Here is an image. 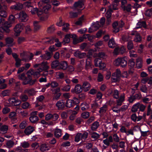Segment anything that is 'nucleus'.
Listing matches in <instances>:
<instances>
[{"mask_svg": "<svg viewBox=\"0 0 152 152\" xmlns=\"http://www.w3.org/2000/svg\"><path fill=\"white\" fill-rule=\"evenodd\" d=\"M113 138L114 140L116 142H119L120 141L119 138L116 134H114L113 135Z\"/></svg>", "mask_w": 152, "mask_h": 152, "instance_id": "nucleus-59", "label": "nucleus"}, {"mask_svg": "<svg viewBox=\"0 0 152 152\" xmlns=\"http://www.w3.org/2000/svg\"><path fill=\"white\" fill-rule=\"evenodd\" d=\"M73 36H72V34H68L66 35L62 42V44L64 45H65L66 44L69 43L70 42V38L73 37Z\"/></svg>", "mask_w": 152, "mask_h": 152, "instance_id": "nucleus-12", "label": "nucleus"}, {"mask_svg": "<svg viewBox=\"0 0 152 152\" xmlns=\"http://www.w3.org/2000/svg\"><path fill=\"white\" fill-rule=\"evenodd\" d=\"M131 5L130 4H128L126 7L125 6V10L124 8H122L124 11H126L128 12H129L131 11L132 9Z\"/></svg>", "mask_w": 152, "mask_h": 152, "instance_id": "nucleus-49", "label": "nucleus"}, {"mask_svg": "<svg viewBox=\"0 0 152 152\" xmlns=\"http://www.w3.org/2000/svg\"><path fill=\"white\" fill-rule=\"evenodd\" d=\"M34 127L29 126L27 127L24 131V133L27 135L31 134L34 131Z\"/></svg>", "mask_w": 152, "mask_h": 152, "instance_id": "nucleus-18", "label": "nucleus"}, {"mask_svg": "<svg viewBox=\"0 0 152 152\" xmlns=\"http://www.w3.org/2000/svg\"><path fill=\"white\" fill-rule=\"evenodd\" d=\"M14 144V142L11 140L7 141L6 143V145L8 148H10L12 147Z\"/></svg>", "mask_w": 152, "mask_h": 152, "instance_id": "nucleus-47", "label": "nucleus"}, {"mask_svg": "<svg viewBox=\"0 0 152 152\" xmlns=\"http://www.w3.org/2000/svg\"><path fill=\"white\" fill-rule=\"evenodd\" d=\"M30 105L29 103L27 102H26L23 103L22 106V107L23 109H26L28 108Z\"/></svg>", "mask_w": 152, "mask_h": 152, "instance_id": "nucleus-63", "label": "nucleus"}, {"mask_svg": "<svg viewBox=\"0 0 152 152\" xmlns=\"http://www.w3.org/2000/svg\"><path fill=\"white\" fill-rule=\"evenodd\" d=\"M23 5L25 7V10L29 12L30 10L33 8V6L31 5V3L30 2L26 1L24 2Z\"/></svg>", "mask_w": 152, "mask_h": 152, "instance_id": "nucleus-19", "label": "nucleus"}, {"mask_svg": "<svg viewBox=\"0 0 152 152\" xmlns=\"http://www.w3.org/2000/svg\"><path fill=\"white\" fill-rule=\"evenodd\" d=\"M72 36H74L73 37H72V38L73 39V43L74 45L76 44L83 41V38L82 37H80L79 38H77V36L75 34H72Z\"/></svg>", "mask_w": 152, "mask_h": 152, "instance_id": "nucleus-11", "label": "nucleus"}, {"mask_svg": "<svg viewBox=\"0 0 152 152\" xmlns=\"http://www.w3.org/2000/svg\"><path fill=\"white\" fill-rule=\"evenodd\" d=\"M142 40L141 37L139 33H138L135 37L134 39V41L135 42H139L141 41Z\"/></svg>", "mask_w": 152, "mask_h": 152, "instance_id": "nucleus-42", "label": "nucleus"}, {"mask_svg": "<svg viewBox=\"0 0 152 152\" xmlns=\"http://www.w3.org/2000/svg\"><path fill=\"white\" fill-rule=\"evenodd\" d=\"M128 65L131 68H133L135 65V62L133 59H131L129 60Z\"/></svg>", "mask_w": 152, "mask_h": 152, "instance_id": "nucleus-55", "label": "nucleus"}, {"mask_svg": "<svg viewBox=\"0 0 152 152\" xmlns=\"http://www.w3.org/2000/svg\"><path fill=\"white\" fill-rule=\"evenodd\" d=\"M55 30V27L54 25H52L47 28V31L48 33L51 34L54 32Z\"/></svg>", "mask_w": 152, "mask_h": 152, "instance_id": "nucleus-29", "label": "nucleus"}, {"mask_svg": "<svg viewBox=\"0 0 152 152\" xmlns=\"http://www.w3.org/2000/svg\"><path fill=\"white\" fill-rule=\"evenodd\" d=\"M20 98L23 102H25L27 100L28 98L27 95L22 94L20 96Z\"/></svg>", "mask_w": 152, "mask_h": 152, "instance_id": "nucleus-52", "label": "nucleus"}, {"mask_svg": "<svg viewBox=\"0 0 152 152\" xmlns=\"http://www.w3.org/2000/svg\"><path fill=\"white\" fill-rule=\"evenodd\" d=\"M23 5L21 3H16L14 5H12L10 7V8L12 10L20 11L22 9Z\"/></svg>", "mask_w": 152, "mask_h": 152, "instance_id": "nucleus-9", "label": "nucleus"}, {"mask_svg": "<svg viewBox=\"0 0 152 152\" xmlns=\"http://www.w3.org/2000/svg\"><path fill=\"white\" fill-rule=\"evenodd\" d=\"M81 135H82V133H81L77 134L75 137V141L77 142L79 141L80 140V137H81Z\"/></svg>", "mask_w": 152, "mask_h": 152, "instance_id": "nucleus-61", "label": "nucleus"}, {"mask_svg": "<svg viewBox=\"0 0 152 152\" xmlns=\"http://www.w3.org/2000/svg\"><path fill=\"white\" fill-rule=\"evenodd\" d=\"M89 133L91 135V137L92 138L94 139L95 140H96L100 137V135L95 132H93L91 133V132H89Z\"/></svg>", "mask_w": 152, "mask_h": 152, "instance_id": "nucleus-37", "label": "nucleus"}, {"mask_svg": "<svg viewBox=\"0 0 152 152\" xmlns=\"http://www.w3.org/2000/svg\"><path fill=\"white\" fill-rule=\"evenodd\" d=\"M61 117L63 119H66L68 117L67 113L65 112H63L61 113Z\"/></svg>", "mask_w": 152, "mask_h": 152, "instance_id": "nucleus-64", "label": "nucleus"}, {"mask_svg": "<svg viewBox=\"0 0 152 152\" xmlns=\"http://www.w3.org/2000/svg\"><path fill=\"white\" fill-rule=\"evenodd\" d=\"M81 109L83 111H85L88 107V104L86 103H84L81 104Z\"/></svg>", "mask_w": 152, "mask_h": 152, "instance_id": "nucleus-46", "label": "nucleus"}, {"mask_svg": "<svg viewBox=\"0 0 152 152\" xmlns=\"http://www.w3.org/2000/svg\"><path fill=\"white\" fill-rule=\"evenodd\" d=\"M34 29L35 31L39 30L41 28V26L38 23V22L36 21L34 22Z\"/></svg>", "mask_w": 152, "mask_h": 152, "instance_id": "nucleus-41", "label": "nucleus"}, {"mask_svg": "<svg viewBox=\"0 0 152 152\" xmlns=\"http://www.w3.org/2000/svg\"><path fill=\"white\" fill-rule=\"evenodd\" d=\"M93 66L91 65V63L90 61H87V60H86V63L85 66V69L86 70H88L90 68L91 69L92 68V66Z\"/></svg>", "mask_w": 152, "mask_h": 152, "instance_id": "nucleus-44", "label": "nucleus"}, {"mask_svg": "<svg viewBox=\"0 0 152 152\" xmlns=\"http://www.w3.org/2000/svg\"><path fill=\"white\" fill-rule=\"evenodd\" d=\"M106 56L105 53L103 52H99L98 53L96 54V55L95 54L94 55V57H95L96 56L98 57L104 58Z\"/></svg>", "mask_w": 152, "mask_h": 152, "instance_id": "nucleus-26", "label": "nucleus"}, {"mask_svg": "<svg viewBox=\"0 0 152 152\" xmlns=\"http://www.w3.org/2000/svg\"><path fill=\"white\" fill-rule=\"evenodd\" d=\"M70 17L71 18H76L78 16V13L77 12H69Z\"/></svg>", "mask_w": 152, "mask_h": 152, "instance_id": "nucleus-54", "label": "nucleus"}, {"mask_svg": "<svg viewBox=\"0 0 152 152\" xmlns=\"http://www.w3.org/2000/svg\"><path fill=\"white\" fill-rule=\"evenodd\" d=\"M38 120V117L37 116H31L29 117V120L32 123L35 124L37 123Z\"/></svg>", "mask_w": 152, "mask_h": 152, "instance_id": "nucleus-30", "label": "nucleus"}, {"mask_svg": "<svg viewBox=\"0 0 152 152\" xmlns=\"http://www.w3.org/2000/svg\"><path fill=\"white\" fill-rule=\"evenodd\" d=\"M65 106L68 108H70L73 106V101L72 100L69 99L67 100L66 104Z\"/></svg>", "mask_w": 152, "mask_h": 152, "instance_id": "nucleus-40", "label": "nucleus"}, {"mask_svg": "<svg viewBox=\"0 0 152 152\" xmlns=\"http://www.w3.org/2000/svg\"><path fill=\"white\" fill-rule=\"evenodd\" d=\"M27 74V77L26 76L25 74L24 73L19 74L18 76V78L23 81L22 84L23 85L29 84L31 86L34 85L37 80L36 79L32 80V77L30 74Z\"/></svg>", "mask_w": 152, "mask_h": 152, "instance_id": "nucleus-1", "label": "nucleus"}, {"mask_svg": "<svg viewBox=\"0 0 152 152\" xmlns=\"http://www.w3.org/2000/svg\"><path fill=\"white\" fill-rule=\"evenodd\" d=\"M52 55L53 54H52V53H50L48 50H46L45 51V54L41 55L40 57L42 59L48 60L50 59Z\"/></svg>", "mask_w": 152, "mask_h": 152, "instance_id": "nucleus-13", "label": "nucleus"}, {"mask_svg": "<svg viewBox=\"0 0 152 152\" xmlns=\"http://www.w3.org/2000/svg\"><path fill=\"white\" fill-rule=\"evenodd\" d=\"M84 5L83 0H79L76 2L74 4L73 6L75 8H81L83 7Z\"/></svg>", "mask_w": 152, "mask_h": 152, "instance_id": "nucleus-15", "label": "nucleus"}, {"mask_svg": "<svg viewBox=\"0 0 152 152\" xmlns=\"http://www.w3.org/2000/svg\"><path fill=\"white\" fill-rule=\"evenodd\" d=\"M136 66L138 68H140L142 66V59L140 58H138L136 59Z\"/></svg>", "mask_w": 152, "mask_h": 152, "instance_id": "nucleus-33", "label": "nucleus"}, {"mask_svg": "<svg viewBox=\"0 0 152 152\" xmlns=\"http://www.w3.org/2000/svg\"><path fill=\"white\" fill-rule=\"evenodd\" d=\"M70 86L69 85H67L63 87L61 89V90L64 91H68L70 90Z\"/></svg>", "mask_w": 152, "mask_h": 152, "instance_id": "nucleus-60", "label": "nucleus"}, {"mask_svg": "<svg viewBox=\"0 0 152 152\" xmlns=\"http://www.w3.org/2000/svg\"><path fill=\"white\" fill-rule=\"evenodd\" d=\"M51 7V5L49 4H47L44 6L42 9V12L43 11L45 13H47L48 10Z\"/></svg>", "mask_w": 152, "mask_h": 152, "instance_id": "nucleus-34", "label": "nucleus"}, {"mask_svg": "<svg viewBox=\"0 0 152 152\" xmlns=\"http://www.w3.org/2000/svg\"><path fill=\"white\" fill-rule=\"evenodd\" d=\"M137 25V28H140L142 27L144 28H145L146 27V22L144 21L139 22Z\"/></svg>", "mask_w": 152, "mask_h": 152, "instance_id": "nucleus-27", "label": "nucleus"}, {"mask_svg": "<svg viewBox=\"0 0 152 152\" xmlns=\"http://www.w3.org/2000/svg\"><path fill=\"white\" fill-rule=\"evenodd\" d=\"M8 129V126L7 125H4L2 126L0 130V132H2V133H5Z\"/></svg>", "mask_w": 152, "mask_h": 152, "instance_id": "nucleus-39", "label": "nucleus"}, {"mask_svg": "<svg viewBox=\"0 0 152 152\" xmlns=\"http://www.w3.org/2000/svg\"><path fill=\"white\" fill-rule=\"evenodd\" d=\"M61 130L59 129H55L54 134L57 138L60 137L61 135Z\"/></svg>", "mask_w": 152, "mask_h": 152, "instance_id": "nucleus-25", "label": "nucleus"}, {"mask_svg": "<svg viewBox=\"0 0 152 152\" xmlns=\"http://www.w3.org/2000/svg\"><path fill=\"white\" fill-rule=\"evenodd\" d=\"M18 19L21 22H25L28 20V16L25 12L21 11L19 14Z\"/></svg>", "mask_w": 152, "mask_h": 152, "instance_id": "nucleus-6", "label": "nucleus"}, {"mask_svg": "<svg viewBox=\"0 0 152 152\" xmlns=\"http://www.w3.org/2000/svg\"><path fill=\"white\" fill-rule=\"evenodd\" d=\"M107 108V106L105 104L103 106L100 108V110L99 111V113H105L106 111Z\"/></svg>", "mask_w": 152, "mask_h": 152, "instance_id": "nucleus-51", "label": "nucleus"}, {"mask_svg": "<svg viewBox=\"0 0 152 152\" xmlns=\"http://www.w3.org/2000/svg\"><path fill=\"white\" fill-rule=\"evenodd\" d=\"M127 59L126 57L118 58L114 61V64L115 66H120L122 67H125L127 64Z\"/></svg>", "mask_w": 152, "mask_h": 152, "instance_id": "nucleus-3", "label": "nucleus"}, {"mask_svg": "<svg viewBox=\"0 0 152 152\" xmlns=\"http://www.w3.org/2000/svg\"><path fill=\"white\" fill-rule=\"evenodd\" d=\"M99 126V123L97 121L94 122L91 126V129L93 131H95Z\"/></svg>", "mask_w": 152, "mask_h": 152, "instance_id": "nucleus-23", "label": "nucleus"}, {"mask_svg": "<svg viewBox=\"0 0 152 152\" xmlns=\"http://www.w3.org/2000/svg\"><path fill=\"white\" fill-rule=\"evenodd\" d=\"M5 41L7 44H10V45H8V46H12L13 44H12V43L14 41L13 39L11 37H9L5 39Z\"/></svg>", "mask_w": 152, "mask_h": 152, "instance_id": "nucleus-31", "label": "nucleus"}, {"mask_svg": "<svg viewBox=\"0 0 152 152\" xmlns=\"http://www.w3.org/2000/svg\"><path fill=\"white\" fill-rule=\"evenodd\" d=\"M140 90L142 92L145 93L147 92V88L145 85H142L140 88Z\"/></svg>", "mask_w": 152, "mask_h": 152, "instance_id": "nucleus-53", "label": "nucleus"}, {"mask_svg": "<svg viewBox=\"0 0 152 152\" xmlns=\"http://www.w3.org/2000/svg\"><path fill=\"white\" fill-rule=\"evenodd\" d=\"M24 93H27L30 96H33L35 94V91L33 88L30 89L25 90L24 92Z\"/></svg>", "mask_w": 152, "mask_h": 152, "instance_id": "nucleus-22", "label": "nucleus"}, {"mask_svg": "<svg viewBox=\"0 0 152 152\" xmlns=\"http://www.w3.org/2000/svg\"><path fill=\"white\" fill-rule=\"evenodd\" d=\"M82 117L84 118H87L89 116V113L88 112H84L81 114Z\"/></svg>", "mask_w": 152, "mask_h": 152, "instance_id": "nucleus-58", "label": "nucleus"}, {"mask_svg": "<svg viewBox=\"0 0 152 152\" xmlns=\"http://www.w3.org/2000/svg\"><path fill=\"white\" fill-rule=\"evenodd\" d=\"M15 19V17L13 15H11L9 17L8 21H6L4 23V26L2 28L4 31L7 33L10 32V29L9 28L14 23Z\"/></svg>", "mask_w": 152, "mask_h": 152, "instance_id": "nucleus-2", "label": "nucleus"}, {"mask_svg": "<svg viewBox=\"0 0 152 152\" xmlns=\"http://www.w3.org/2000/svg\"><path fill=\"white\" fill-rule=\"evenodd\" d=\"M59 62L58 60H55L53 61L51 64V67L53 69L56 68L59 66Z\"/></svg>", "mask_w": 152, "mask_h": 152, "instance_id": "nucleus-21", "label": "nucleus"}, {"mask_svg": "<svg viewBox=\"0 0 152 152\" xmlns=\"http://www.w3.org/2000/svg\"><path fill=\"white\" fill-rule=\"evenodd\" d=\"M90 84L88 83L87 82H85L83 85V88H86L87 89V90H86V91H88L89 89V88L90 87Z\"/></svg>", "mask_w": 152, "mask_h": 152, "instance_id": "nucleus-50", "label": "nucleus"}, {"mask_svg": "<svg viewBox=\"0 0 152 152\" xmlns=\"http://www.w3.org/2000/svg\"><path fill=\"white\" fill-rule=\"evenodd\" d=\"M84 15H82L78 19L77 21L75 23V24L77 25L81 26L82 23V21L84 20Z\"/></svg>", "mask_w": 152, "mask_h": 152, "instance_id": "nucleus-36", "label": "nucleus"}, {"mask_svg": "<svg viewBox=\"0 0 152 152\" xmlns=\"http://www.w3.org/2000/svg\"><path fill=\"white\" fill-rule=\"evenodd\" d=\"M56 106L58 110H63L65 107V103L63 102V100H59L56 104Z\"/></svg>", "mask_w": 152, "mask_h": 152, "instance_id": "nucleus-14", "label": "nucleus"}, {"mask_svg": "<svg viewBox=\"0 0 152 152\" xmlns=\"http://www.w3.org/2000/svg\"><path fill=\"white\" fill-rule=\"evenodd\" d=\"M41 66L38 69V70H40V71L46 70L48 69L49 67L47 65V62H42L40 64Z\"/></svg>", "mask_w": 152, "mask_h": 152, "instance_id": "nucleus-17", "label": "nucleus"}, {"mask_svg": "<svg viewBox=\"0 0 152 152\" xmlns=\"http://www.w3.org/2000/svg\"><path fill=\"white\" fill-rule=\"evenodd\" d=\"M32 15H34L37 13L38 16L41 15L42 14V10L41 9H38L37 8H34L31 9L29 10Z\"/></svg>", "mask_w": 152, "mask_h": 152, "instance_id": "nucleus-8", "label": "nucleus"}, {"mask_svg": "<svg viewBox=\"0 0 152 152\" xmlns=\"http://www.w3.org/2000/svg\"><path fill=\"white\" fill-rule=\"evenodd\" d=\"M119 78V77H117L115 73L112 74L111 78V81L112 82H116L118 80V79Z\"/></svg>", "mask_w": 152, "mask_h": 152, "instance_id": "nucleus-43", "label": "nucleus"}, {"mask_svg": "<svg viewBox=\"0 0 152 152\" xmlns=\"http://www.w3.org/2000/svg\"><path fill=\"white\" fill-rule=\"evenodd\" d=\"M49 149V148L48 146L46 145L45 144H42L40 146V150L44 152L46 150H48Z\"/></svg>", "mask_w": 152, "mask_h": 152, "instance_id": "nucleus-32", "label": "nucleus"}, {"mask_svg": "<svg viewBox=\"0 0 152 152\" xmlns=\"http://www.w3.org/2000/svg\"><path fill=\"white\" fill-rule=\"evenodd\" d=\"M145 15L148 17H151L152 16V8L147 10L145 12Z\"/></svg>", "mask_w": 152, "mask_h": 152, "instance_id": "nucleus-45", "label": "nucleus"}, {"mask_svg": "<svg viewBox=\"0 0 152 152\" xmlns=\"http://www.w3.org/2000/svg\"><path fill=\"white\" fill-rule=\"evenodd\" d=\"M108 45L109 47L112 48H114L115 47L116 44L113 38H112L109 40Z\"/></svg>", "mask_w": 152, "mask_h": 152, "instance_id": "nucleus-28", "label": "nucleus"}, {"mask_svg": "<svg viewBox=\"0 0 152 152\" xmlns=\"http://www.w3.org/2000/svg\"><path fill=\"white\" fill-rule=\"evenodd\" d=\"M63 26L62 30L65 32L68 31L69 29V24L68 23H66L65 24H64V25Z\"/></svg>", "mask_w": 152, "mask_h": 152, "instance_id": "nucleus-57", "label": "nucleus"}, {"mask_svg": "<svg viewBox=\"0 0 152 152\" xmlns=\"http://www.w3.org/2000/svg\"><path fill=\"white\" fill-rule=\"evenodd\" d=\"M82 91L81 86L79 84H77L75 86V89L72 92L76 94H78L81 93Z\"/></svg>", "mask_w": 152, "mask_h": 152, "instance_id": "nucleus-16", "label": "nucleus"}, {"mask_svg": "<svg viewBox=\"0 0 152 152\" xmlns=\"http://www.w3.org/2000/svg\"><path fill=\"white\" fill-rule=\"evenodd\" d=\"M74 55L76 57L81 59L85 57L86 54L85 53H81L79 50H77L74 53Z\"/></svg>", "mask_w": 152, "mask_h": 152, "instance_id": "nucleus-10", "label": "nucleus"}, {"mask_svg": "<svg viewBox=\"0 0 152 152\" xmlns=\"http://www.w3.org/2000/svg\"><path fill=\"white\" fill-rule=\"evenodd\" d=\"M7 6L3 3H0V10L2 11L3 10H7Z\"/></svg>", "mask_w": 152, "mask_h": 152, "instance_id": "nucleus-56", "label": "nucleus"}, {"mask_svg": "<svg viewBox=\"0 0 152 152\" xmlns=\"http://www.w3.org/2000/svg\"><path fill=\"white\" fill-rule=\"evenodd\" d=\"M145 107L144 105L138 102L133 106L131 109V111L133 113H135L139 109V111L143 112L145 110Z\"/></svg>", "mask_w": 152, "mask_h": 152, "instance_id": "nucleus-4", "label": "nucleus"}, {"mask_svg": "<svg viewBox=\"0 0 152 152\" xmlns=\"http://www.w3.org/2000/svg\"><path fill=\"white\" fill-rule=\"evenodd\" d=\"M24 26L22 23H20L16 25L14 28L15 32V35L17 36L19 35L20 33L24 28Z\"/></svg>", "mask_w": 152, "mask_h": 152, "instance_id": "nucleus-5", "label": "nucleus"}, {"mask_svg": "<svg viewBox=\"0 0 152 152\" xmlns=\"http://www.w3.org/2000/svg\"><path fill=\"white\" fill-rule=\"evenodd\" d=\"M41 72L40 70H38L37 71H35L32 69H30L27 72V74H30L31 76V75H33L34 76L35 79L37 80L39 77L40 72Z\"/></svg>", "mask_w": 152, "mask_h": 152, "instance_id": "nucleus-7", "label": "nucleus"}, {"mask_svg": "<svg viewBox=\"0 0 152 152\" xmlns=\"http://www.w3.org/2000/svg\"><path fill=\"white\" fill-rule=\"evenodd\" d=\"M111 5H110L108 6L109 10L107 12L105 15L107 18H111V12H113L112 9Z\"/></svg>", "mask_w": 152, "mask_h": 152, "instance_id": "nucleus-24", "label": "nucleus"}, {"mask_svg": "<svg viewBox=\"0 0 152 152\" xmlns=\"http://www.w3.org/2000/svg\"><path fill=\"white\" fill-rule=\"evenodd\" d=\"M127 47L128 50H130L133 48L134 45L132 41H128Z\"/></svg>", "mask_w": 152, "mask_h": 152, "instance_id": "nucleus-35", "label": "nucleus"}, {"mask_svg": "<svg viewBox=\"0 0 152 152\" xmlns=\"http://www.w3.org/2000/svg\"><path fill=\"white\" fill-rule=\"evenodd\" d=\"M6 10H3L0 11V16L4 18H5L7 17V13L6 12Z\"/></svg>", "mask_w": 152, "mask_h": 152, "instance_id": "nucleus-48", "label": "nucleus"}, {"mask_svg": "<svg viewBox=\"0 0 152 152\" xmlns=\"http://www.w3.org/2000/svg\"><path fill=\"white\" fill-rule=\"evenodd\" d=\"M124 96H121L117 100L118 105L121 106L122 104V102L124 101Z\"/></svg>", "mask_w": 152, "mask_h": 152, "instance_id": "nucleus-38", "label": "nucleus"}, {"mask_svg": "<svg viewBox=\"0 0 152 152\" xmlns=\"http://www.w3.org/2000/svg\"><path fill=\"white\" fill-rule=\"evenodd\" d=\"M26 126V123L25 121H23L20 124L19 127L21 129H24Z\"/></svg>", "mask_w": 152, "mask_h": 152, "instance_id": "nucleus-62", "label": "nucleus"}, {"mask_svg": "<svg viewBox=\"0 0 152 152\" xmlns=\"http://www.w3.org/2000/svg\"><path fill=\"white\" fill-rule=\"evenodd\" d=\"M67 64L66 61H61L59 62V67L60 69L66 70L67 68Z\"/></svg>", "mask_w": 152, "mask_h": 152, "instance_id": "nucleus-20", "label": "nucleus"}]
</instances>
